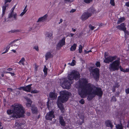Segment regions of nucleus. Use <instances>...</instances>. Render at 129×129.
Wrapping results in <instances>:
<instances>
[{
	"label": "nucleus",
	"instance_id": "obj_1",
	"mask_svg": "<svg viewBox=\"0 0 129 129\" xmlns=\"http://www.w3.org/2000/svg\"><path fill=\"white\" fill-rule=\"evenodd\" d=\"M103 93L101 88L89 83L82 86L81 89L78 90V94L81 98H85L88 95L87 99L88 101L91 100L96 95L101 97Z\"/></svg>",
	"mask_w": 129,
	"mask_h": 129
},
{
	"label": "nucleus",
	"instance_id": "obj_2",
	"mask_svg": "<svg viewBox=\"0 0 129 129\" xmlns=\"http://www.w3.org/2000/svg\"><path fill=\"white\" fill-rule=\"evenodd\" d=\"M7 113L10 115V118H17L23 117L25 112L21 105L17 104L12 105L11 109L8 110Z\"/></svg>",
	"mask_w": 129,
	"mask_h": 129
},
{
	"label": "nucleus",
	"instance_id": "obj_3",
	"mask_svg": "<svg viewBox=\"0 0 129 129\" xmlns=\"http://www.w3.org/2000/svg\"><path fill=\"white\" fill-rule=\"evenodd\" d=\"M71 94L70 93L66 91L60 92V96H59L58 98L57 104L58 108L62 113H64L65 110L62 103L68 100L69 96Z\"/></svg>",
	"mask_w": 129,
	"mask_h": 129
},
{
	"label": "nucleus",
	"instance_id": "obj_4",
	"mask_svg": "<svg viewBox=\"0 0 129 129\" xmlns=\"http://www.w3.org/2000/svg\"><path fill=\"white\" fill-rule=\"evenodd\" d=\"M120 58H117V59L111 63L109 65V69L110 71L113 72L118 70V66L120 65Z\"/></svg>",
	"mask_w": 129,
	"mask_h": 129
},
{
	"label": "nucleus",
	"instance_id": "obj_5",
	"mask_svg": "<svg viewBox=\"0 0 129 129\" xmlns=\"http://www.w3.org/2000/svg\"><path fill=\"white\" fill-rule=\"evenodd\" d=\"M80 78V74L78 72L74 71L71 72L68 76V79L70 81L75 79V80H78Z\"/></svg>",
	"mask_w": 129,
	"mask_h": 129
},
{
	"label": "nucleus",
	"instance_id": "obj_6",
	"mask_svg": "<svg viewBox=\"0 0 129 129\" xmlns=\"http://www.w3.org/2000/svg\"><path fill=\"white\" fill-rule=\"evenodd\" d=\"M72 83V81H70L69 79H64L62 85L64 86V88L70 89L71 84Z\"/></svg>",
	"mask_w": 129,
	"mask_h": 129
},
{
	"label": "nucleus",
	"instance_id": "obj_7",
	"mask_svg": "<svg viewBox=\"0 0 129 129\" xmlns=\"http://www.w3.org/2000/svg\"><path fill=\"white\" fill-rule=\"evenodd\" d=\"M117 56H111L106 57L104 59V62L105 63H109L110 62H112L114 60L116 59Z\"/></svg>",
	"mask_w": 129,
	"mask_h": 129
},
{
	"label": "nucleus",
	"instance_id": "obj_8",
	"mask_svg": "<svg viewBox=\"0 0 129 129\" xmlns=\"http://www.w3.org/2000/svg\"><path fill=\"white\" fill-rule=\"evenodd\" d=\"M54 113V112L53 110L49 111L47 113L45 116L46 119L47 120H51L52 119L55 117Z\"/></svg>",
	"mask_w": 129,
	"mask_h": 129
},
{
	"label": "nucleus",
	"instance_id": "obj_9",
	"mask_svg": "<svg viewBox=\"0 0 129 129\" xmlns=\"http://www.w3.org/2000/svg\"><path fill=\"white\" fill-rule=\"evenodd\" d=\"M99 70L98 68H95L92 70L93 75L94 78L95 80L98 81L99 78Z\"/></svg>",
	"mask_w": 129,
	"mask_h": 129
},
{
	"label": "nucleus",
	"instance_id": "obj_10",
	"mask_svg": "<svg viewBox=\"0 0 129 129\" xmlns=\"http://www.w3.org/2000/svg\"><path fill=\"white\" fill-rule=\"evenodd\" d=\"M92 15L90 12L87 11L84 12L81 16V19L83 20H85L91 17Z\"/></svg>",
	"mask_w": 129,
	"mask_h": 129
},
{
	"label": "nucleus",
	"instance_id": "obj_11",
	"mask_svg": "<svg viewBox=\"0 0 129 129\" xmlns=\"http://www.w3.org/2000/svg\"><path fill=\"white\" fill-rule=\"evenodd\" d=\"M65 37H64L62 40L59 41V42L57 45V49L58 50L60 49L61 47L65 44Z\"/></svg>",
	"mask_w": 129,
	"mask_h": 129
},
{
	"label": "nucleus",
	"instance_id": "obj_12",
	"mask_svg": "<svg viewBox=\"0 0 129 129\" xmlns=\"http://www.w3.org/2000/svg\"><path fill=\"white\" fill-rule=\"evenodd\" d=\"M25 124L24 122H16L15 124V127L16 128H22L23 127V125Z\"/></svg>",
	"mask_w": 129,
	"mask_h": 129
},
{
	"label": "nucleus",
	"instance_id": "obj_13",
	"mask_svg": "<svg viewBox=\"0 0 129 129\" xmlns=\"http://www.w3.org/2000/svg\"><path fill=\"white\" fill-rule=\"evenodd\" d=\"M63 118L61 116H59V123L62 126H65L66 123Z\"/></svg>",
	"mask_w": 129,
	"mask_h": 129
},
{
	"label": "nucleus",
	"instance_id": "obj_14",
	"mask_svg": "<svg viewBox=\"0 0 129 129\" xmlns=\"http://www.w3.org/2000/svg\"><path fill=\"white\" fill-rule=\"evenodd\" d=\"M117 28L120 30H123L125 33L126 32V28L124 27V23H122L120 25H118L116 27Z\"/></svg>",
	"mask_w": 129,
	"mask_h": 129
},
{
	"label": "nucleus",
	"instance_id": "obj_15",
	"mask_svg": "<svg viewBox=\"0 0 129 129\" xmlns=\"http://www.w3.org/2000/svg\"><path fill=\"white\" fill-rule=\"evenodd\" d=\"M31 109L33 114H36L38 112V108L34 105H33L31 106Z\"/></svg>",
	"mask_w": 129,
	"mask_h": 129
},
{
	"label": "nucleus",
	"instance_id": "obj_16",
	"mask_svg": "<svg viewBox=\"0 0 129 129\" xmlns=\"http://www.w3.org/2000/svg\"><path fill=\"white\" fill-rule=\"evenodd\" d=\"M105 123L107 126L111 127V128H113V125L112 124L111 121L109 120H107L106 121Z\"/></svg>",
	"mask_w": 129,
	"mask_h": 129
},
{
	"label": "nucleus",
	"instance_id": "obj_17",
	"mask_svg": "<svg viewBox=\"0 0 129 129\" xmlns=\"http://www.w3.org/2000/svg\"><path fill=\"white\" fill-rule=\"evenodd\" d=\"M47 16V15L46 14L44 16L40 18H39L38 19L37 22H43L46 19Z\"/></svg>",
	"mask_w": 129,
	"mask_h": 129
},
{
	"label": "nucleus",
	"instance_id": "obj_18",
	"mask_svg": "<svg viewBox=\"0 0 129 129\" xmlns=\"http://www.w3.org/2000/svg\"><path fill=\"white\" fill-rule=\"evenodd\" d=\"M32 85V84H31L24 86V91L27 92H30L31 89V86Z\"/></svg>",
	"mask_w": 129,
	"mask_h": 129
},
{
	"label": "nucleus",
	"instance_id": "obj_19",
	"mask_svg": "<svg viewBox=\"0 0 129 129\" xmlns=\"http://www.w3.org/2000/svg\"><path fill=\"white\" fill-rule=\"evenodd\" d=\"M53 55L51 54L50 52H48L45 55L46 60H47L50 57H52Z\"/></svg>",
	"mask_w": 129,
	"mask_h": 129
},
{
	"label": "nucleus",
	"instance_id": "obj_20",
	"mask_svg": "<svg viewBox=\"0 0 129 129\" xmlns=\"http://www.w3.org/2000/svg\"><path fill=\"white\" fill-rule=\"evenodd\" d=\"M115 126L117 129H123V126L120 121V123L117 124H116Z\"/></svg>",
	"mask_w": 129,
	"mask_h": 129
},
{
	"label": "nucleus",
	"instance_id": "obj_21",
	"mask_svg": "<svg viewBox=\"0 0 129 129\" xmlns=\"http://www.w3.org/2000/svg\"><path fill=\"white\" fill-rule=\"evenodd\" d=\"M88 12H90L91 14L94 13L95 12V10L94 8L93 7H90L87 10Z\"/></svg>",
	"mask_w": 129,
	"mask_h": 129
},
{
	"label": "nucleus",
	"instance_id": "obj_22",
	"mask_svg": "<svg viewBox=\"0 0 129 129\" xmlns=\"http://www.w3.org/2000/svg\"><path fill=\"white\" fill-rule=\"evenodd\" d=\"M56 96L54 93L50 92L49 94V97L52 99H54L56 98Z\"/></svg>",
	"mask_w": 129,
	"mask_h": 129
},
{
	"label": "nucleus",
	"instance_id": "obj_23",
	"mask_svg": "<svg viewBox=\"0 0 129 129\" xmlns=\"http://www.w3.org/2000/svg\"><path fill=\"white\" fill-rule=\"evenodd\" d=\"M21 31V29H14L11 30L8 32L10 34L14 33Z\"/></svg>",
	"mask_w": 129,
	"mask_h": 129
},
{
	"label": "nucleus",
	"instance_id": "obj_24",
	"mask_svg": "<svg viewBox=\"0 0 129 129\" xmlns=\"http://www.w3.org/2000/svg\"><path fill=\"white\" fill-rule=\"evenodd\" d=\"M77 46L76 44H74L70 48V50L72 51H75L76 49Z\"/></svg>",
	"mask_w": 129,
	"mask_h": 129
},
{
	"label": "nucleus",
	"instance_id": "obj_25",
	"mask_svg": "<svg viewBox=\"0 0 129 129\" xmlns=\"http://www.w3.org/2000/svg\"><path fill=\"white\" fill-rule=\"evenodd\" d=\"M125 18L124 17H122L120 18L118 20L117 22V23L119 24L121 23V22L124 21L125 20Z\"/></svg>",
	"mask_w": 129,
	"mask_h": 129
},
{
	"label": "nucleus",
	"instance_id": "obj_26",
	"mask_svg": "<svg viewBox=\"0 0 129 129\" xmlns=\"http://www.w3.org/2000/svg\"><path fill=\"white\" fill-rule=\"evenodd\" d=\"M25 61V60L24 57H23L20 60L19 62H18V63L20 64V63H21V64L24 65V62Z\"/></svg>",
	"mask_w": 129,
	"mask_h": 129
},
{
	"label": "nucleus",
	"instance_id": "obj_27",
	"mask_svg": "<svg viewBox=\"0 0 129 129\" xmlns=\"http://www.w3.org/2000/svg\"><path fill=\"white\" fill-rule=\"evenodd\" d=\"M48 70L47 68H46V66H45L44 69L43 70V72L44 73V75L46 76L47 74V70Z\"/></svg>",
	"mask_w": 129,
	"mask_h": 129
},
{
	"label": "nucleus",
	"instance_id": "obj_28",
	"mask_svg": "<svg viewBox=\"0 0 129 129\" xmlns=\"http://www.w3.org/2000/svg\"><path fill=\"white\" fill-rule=\"evenodd\" d=\"M14 14V13H12V12H11V13L9 14L8 18H12Z\"/></svg>",
	"mask_w": 129,
	"mask_h": 129
},
{
	"label": "nucleus",
	"instance_id": "obj_29",
	"mask_svg": "<svg viewBox=\"0 0 129 129\" xmlns=\"http://www.w3.org/2000/svg\"><path fill=\"white\" fill-rule=\"evenodd\" d=\"M11 46H13L11 45ZM10 46H9V47H7L6 48V50L5 51L3 52L2 53V54H5V53H7L8 51L9 50V49L10 47Z\"/></svg>",
	"mask_w": 129,
	"mask_h": 129
},
{
	"label": "nucleus",
	"instance_id": "obj_30",
	"mask_svg": "<svg viewBox=\"0 0 129 129\" xmlns=\"http://www.w3.org/2000/svg\"><path fill=\"white\" fill-rule=\"evenodd\" d=\"M64 2L66 3H71L73 2V0H64Z\"/></svg>",
	"mask_w": 129,
	"mask_h": 129
},
{
	"label": "nucleus",
	"instance_id": "obj_31",
	"mask_svg": "<svg viewBox=\"0 0 129 129\" xmlns=\"http://www.w3.org/2000/svg\"><path fill=\"white\" fill-rule=\"evenodd\" d=\"M6 8L5 7H4L3 6V13H2V16L3 17V15L5 14L6 10Z\"/></svg>",
	"mask_w": 129,
	"mask_h": 129
},
{
	"label": "nucleus",
	"instance_id": "obj_32",
	"mask_svg": "<svg viewBox=\"0 0 129 129\" xmlns=\"http://www.w3.org/2000/svg\"><path fill=\"white\" fill-rule=\"evenodd\" d=\"M82 45H80L79 47V52L81 53L82 52Z\"/></svg>",
	"mask_w": 129,
	"mask_h": 129
},
{
	"label": "nucleus",
	"instance_id": "obj_33",
	"mask_svg": "<svg viewBox=\"0 0 129 129\" xmlns=\"http://www.w3.org/2000/svg\"><path fill=\"white\" fill-rule=\"evenodd\" d=\"M18 88L16 89L15 91V93H16V95H19L20 93L19 91L18 90Z\"/></svg>",
	"mask_w": 129,
	"mask_h": 129
},
{
	"label": "nucleus",
	"instance_id": "obj_34",
	"mask_svg": "<svg viewBox=\"0 0 129 129\" xmlns=\"http://www.w3.org/2000/svg\"><path fill=\"white\" fill-rule=\"evenodd\" d=\"M76 62L74 60H73L72 61V62L71 63H69L70 64V65L72 66H74L75 65V62Z\"/></svg>",
	"mask_w": 129,
	"mask_h": 129
},
{
	"label": "nucleus",
	"instance_id": "obj_35",
	"mask_svg": "<svg viewBox=\"0 0 129 129\" xmlns=\"http://www.w3.org/2000/svg\"><path fill=\"white\" fill-rule=\"evenodd\" d=\"M114 0H110V4L113 6H114L115 5V4L114 3Z\"/></svg>",
	"mask_w": 129,
	"mask_h": 129
},
{
	"label": "nucleus",
	"instance_id": "obj_36",
	"mask_svg": "<svg viewBox=\"0 0 129 129\" xmlns=\"http://www.w3.org/2000/svg\"><path fill=\"white\" fill-rule=\"evenodd\" d=\"M112 101L116 102L117 101L116 99L115 96H113L111 98Z\"/></svg>",
	"mask_w": 129,
	"mask_h": 129
},
{
	"label": "nucleus",
	"instance_id": "obj_37",
	"mask_svg": "<svg viewBox=\"0 0 129 129\" xmlns=\"http://www.w3.org/2000/svg\"><path fill=\"white\" fill-rule=\"evenodd\" d=\"M32 103H26V106L28 107H31V105Z\"/></svg>",
	"mask_w": 129,
	"mask_h": 129
},
{
	"label": "nucleus",
	"instance_id": "obj_38",
	"mask_svg": "<svg viewBox=\"0 0 129 129\" xmlns=\"http://www.w3.org/2000/svg\"><path fill=\"white\" fill-rule=\"evenodd\" d=\"M80 103L81 104L83 105L84 103V100L83 99H81L79 101Z\"/></svg>",
	"mask_w": 129,
	"mask_h": 129
},
{
	"label": "nucleus",
	"instance_id": "obj_39",
	"mask_svg": "<svg viewBox=\"0 0 129 129\" xmlns=\"http://www.w3.org/2000/svg\"><path fill=\"white\" fill-rule=\"evenodd\" d=\"M95 65L97 67H100V62L97 61L95 63Z\"/></svg>",
	"mask_w": 129,
	"mask_h": 129
},
{
	"label": "nucleus",
	"instance_id": "obj_40",
	"mask_svg": "<svg viewBox=\"0 0 129 129\" xmlns=\"http://www.w3.org/2000/svg\"><path fill=\"white\" fill-rule=\"evenodd\" d=\"M26 100L27 102V103H32V102L30 99L27 98L26 99Z\"/></svg>",
	"mask_w": 129,
	"mask_h": 129
},
{
	"label": "nucleus",
	"instance_id": "obj_41",
	"mask_svg": "<svg viewBox=\"0 0 129 129\" xmlns=\"http://www.w3.org/2000/svg\"><path fill=\"white\" fill-rule=\"evenodd\" d=\"M19 40V39H17L13 41L12 42H11L9 44V45H11L15 42Z\"/></svg>",
	"mask_w": 129,
	"mask_h": 129
},
{
	"label": "nucleus",
	"instance_id": "obj_42",
	"mask_svg": "<svg viewBox=\"0 0 129 129\" xmlns=\"http://www.w3.org/2000/svg\"><path fill=\"white\" fill-rule=\"evenodd\" d=\"M92 0H84V2L86 3H89Z\"/></svg>",
	"mask_w": 129,
	"mask_h": 129
},
{
	"label": "nucleus",
	"instance_id": "obj_43",
	"mask_svg": "<svg viewBox=\"0 0 129 129\" xmlns=\"http://www.w3.org/2000/svg\"><path fill=\"white\" fill-rule=\"evenodd\" d=\"M89 27L90 28V29H91L92 30H93L94 29V27L91 24H90L89 26Z\"/></svg>",
	"mask_w": 129,
	"mask_h": 129
},
{
	"label": "nucleus",
	"instance_id": "obj_44",
	"mask_svg": "<svg viewBox=\"0 0 129 129\" xmlns=\"http://www.w3.org/2000/svg\"><path fill=\"white\" fill-rule=\"evenodd\" d=\"M38 92H39V91L37 90H32L31 91V92L32 93H38Z\"/></svg>",
	"mask_w": 129,
	"mask_h": 129
},
{
	"label": "nucleus",
	"instance_id": "obj_45",
	"mask_svg": "<svg viewBox=\"0 0 129 129\" xmlns=\"http://www.w3.org/2000/svg\"><path fill=\"white\" fill-rule=\"evenodd\" d=\"M17 14L15 13L14 14L13 16V18L14 19V20H17Z\"/></svg>",
	"mask_w": 129,
	"mask_h": 129
},
{
	"label": "nucleus",
	"instance_id": "obj_46",
	"mask_svg": "<svg viewBox=\"0 0 129 129\" xmlns=\"http://www.w3.org/2000/svg\"><path fill=\"white\" fill-rule=\"evenodd\" d=\"M27 11V10H26L25 11H23L20 14V16H22L26 12V11Z\"/></svg>",
	"mask_w": 129,
	"mask_h": 129
},
{
	"label": "nucleus",
	"instance_id": "obj_47",
	"mask_svg": "<svg viewBox=\"0 0 129 129\" xmlns=\"http://www.w3.org/2000/svg\"><path fill=\"white\" fill-rule=\"evenodd\" d=\"M108 53L107 52H105L104 53V58L105 59L106 58V57H107L108 55Z\"/></svg>",
	"mask_w": 129,
	"mask_h": 129
},
{
	"label": "nucleus",
	"instance_id": "obj_48",
	"mask_svg": "<svg viewBox=\"0 0 129 129\" xmlns=\"http://www.w3.org/2000/svg\"><path fill=\"white\" fill-rule=\"evenodd\" d=\"M19 90H21V89H22L24 91V86H21L20 87L18 88Z\"/></svg>",
	"mask_w": 129,
	"mask_h": 129
},
{
	"label": "nucleus",
	"instance_id": "obj_49",
	"mask_svg": "<svg viewBox=\"0 0 129 129\" xmlns=\"http://www.w3.org/2000/svg\"><path fill=\"white\" fill-rule=\"evenodd\" d=\"M34 48L36 50H37V51H39V48L38 46H34Z\"/></svg>",
	"mask_w": 129,
	"mask_h": 129
},
{
	"label": "nucleus",
	"instance_id": "obj_50",
	"mask_svg": "<svg viewBox=\"0 0 129 129\" xmlns=\"http://www.w3.org/2000/svg\"><path fill=\"white\" fill-rule=\"evenodd\" d=\"M119 94L120 93L119 92H117L115 93V95L116 96L118 97L119 95Z\"/></svg>",
	"mask_w": 129,
	"mask_h": 129
},
{
	"label": "nucleus",
	"instance_id": "obj_51",
	"mask_svg": "<svg viewBox=\"0 0 129 129\" xmlns=\"http://www.w3.org/2000/svg\"><path fill=\"white\" fill-rule=\"evenodd\" d=\"M92 52V51L90 50L88 51H86V50H84V52L86 54L87 53H89L90 52Z\"/></svg>",
	"mask_w": 129,
	"mask_h": 129
},
{
	"label": "nucleus",
	"instance_id": "obj_52",
	"mask_svg": "<svg viewBox=\"0 0 129 129\" xmlns=\"http://www.w3.org/2000/svg\"><path fill=\"white\" fill-rule=\"evenodd\" d=\"M12 0H5V4H6L8 2L10 3Z\"/></svg>",
	"mask_w": 129,
	"mask_h": 129
},
{
	"label": "nucleus",
	"instance_id": "obj_53",
	"mask_svg": "<svg viewBox=\"0 0 129 129\" xmlns=\"http://www.w3.org/2000/svg\"><path fill=\"white\" fill-rule=\"evenodd\" d=\"M125 91L126 94H127L129 93V88L126 89Z\"/></svg>",
	"mask_w": 129,
	"mask_h": 129
},
{
	"label": "nucleus",
	"instance_id": "obj_54",
	"mask_svg": "<svg viewBox=\"0 0 129 129\" xmlns=\"http://www.w3.org/2000/svg\"><path fill=\"white\" fill-rule=\"evenodd\" d=\"M16 6V5H15L11 9V11L12 13H14V9L15 8Z\"/></svg>",
	"mask_w": 129,
	"mask_h": 129
},
{
	"label": "nucleus",
	"instance_id": "obj_55",
	"mask_svg": "<svg viewBox=\"0 0 129 129\" xmlns=\"http://www.w3.org/2000/svg\"><path fill=\"white\" fill-rule=\"evenodd\" d=\"M115 87L118 88L119 86V85L118 83H117L115 84V85L114 86Z\"/></svg>",
	"mask_w": 129,
	"mask_h": 129
},
{
	"label": "nucleus",
	"instance_id": "obj_56",
	"mask_svg": "<svg viewBox=\"0 0 129 129\" xmlns=\"http://www.w3.org/2000/svg\"><path fill=\"white\" fill-rule=\"evenodd\" d=\"M76 11V10L74 9H72L70 11V13H73L75 12Z\"/></svg>",
	"mask_w": 129,
	"mask_h": 129
},
{
	"label": "nucleus",
	"instance_id": "obj_57",
	"mask_svg": "<svg viewBox=\"0 0 129 129\" xmlns=\"http://www.w3.org/2000/svg\"><path fill=\"white\" fill-rule=\"evenodd\" d=\"M7 90L11 92H12L13 91V90L11 88H7Z\"/></svg>",
	"mask_w": 129,
	"mask_h": 129
},
{
	"label": "nucleus",
	"instance_id": "obj_58",
	"mask_svg": "<svg viewBox=\"0 0 129 129\" xmlns=\"http://www.w3.org/2000/svg\"><path fill=\"white\" fill-rule=\"evenodd\" d=\"M125 5L126 6L129 7V2H126L125 4Z\"/></svg>",
	"mask_w": 129,
	"mask_h": 129
},
{
	"label": "nucleus",
	"instance_id": "obj_59",
	"mask_svg": "<svg viewBox=\"0 0 129 129\" xmlns=\"http://www.w3.org/2000/svg\"><path fill=\"white\" fill-rule=\"evenodd\" d=\"M116 87H114V86H113V87L112 88V91L113 92H114L115 91L116 89H115Z\"/></svg>",
	"mask_w": 129,
	"mask_h": 129
},
{
	"label": "nucleus",
	"instance_id": "obj_60",
	"mask_svg": "<svg viewBox=\"0 0 129 129\" xmlns=\"http://www.w3.org/2000/svg\"><path fill=\"white\" fill-rule=\"evenodd\" d=\"M120 70L121 71L125 72V69H124L123 68H120Z\"/></svg>",
	"mask_w": 129,
	"mask_h": 129
},
{
	"label": "nucleus",
	"instance_id": "obj_61",
	"mask_svg": "<svg viewBox=\"0 0 129 129\" xmlns=\"http://www.w3.org/2000/svg\"><path fill=\"white\" fill-rule=\"evenodd\" d=\"M129 71V69L127 68L126 69V70H125V72H128Z\"/></svg>",
	"mask_w": 129,
	"mask_h": 129
},
{
	"label": "nucleus",
	"instance_id": "obj_62",
	"mask_svg": "<svg viewBox=\"0 0 129 129\" xmlns=\"http://www.w3.org/2000/svg\"><path fill=\"white\" fill-rule=\"evenodd\" d=\"M52 36V34L51 33L48 34L47 35V36H48V37H51Z\"/></svg>",
	"mask_w": 129,
	"mask_h": 129
},
{
	"label": "nucleus",
	"instance_id": "obj_63",
	"mask_svg": "<svg viewBox=\"0 0 129 129\" xmlns=\"http://www.w3.org/2000/svg\"><path fill=\"white\" fill-rule=\"evenodd\" d=\"M3 127L2 125L1 122H0V129H3Z\"/></svg>",
	"mask_w": 129,
	"mask_h": 129
},
{
	"label": "nucleus",
	"instance_id": "obj_64",
	"mask_svg": "<svg viewBox=\"0 0 129 129\" xmlns=\"http://www.w3.org/2000/svg\"><path fill=\"white\" fill-rule=\"evenodd\" d=\"M7 70L9 71H11L12 70V68H9Z\"/></svg>",
	"mask_w": 129,
	"mask_h": 129
}]
</instances>
